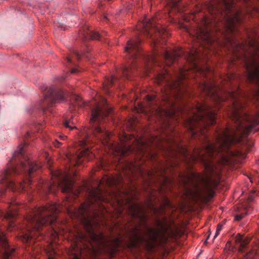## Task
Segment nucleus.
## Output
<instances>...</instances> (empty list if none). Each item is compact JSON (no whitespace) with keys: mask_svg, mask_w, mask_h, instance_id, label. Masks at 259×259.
I'll return each mask as SVG.
<instances>
[{"mask_svg":"<svg viewBox=\"0 0 259 259\" xmlns=\"http://www.w3.org/2000/svg\"><path fill=\"white\" fill-rule=\"evenodd\" d=\"M75 99L76 102L78 105H79V106H80V105H82V99H81V97H79V96H75Z\"/></svg>","mask_w":259,"mask_h":259,"instance_id":"32","label":"nucleus"},{"mask_svg":"<svg viewBox=\"0 0 259 259\" xmlns=\"http://www.w3.org/2000/svg\"><path fill=\"white\" fill-rule=\"evenodd\" d=\"M92 238L94 240L98 241L100 243H103L104 245H108L109 242H105V238L103 234L97 235L93 231H90Z\"/></svg>","mask_w":259,"mask_h":259,"instance_id":"25","label":"nucleus"},{"mask_svg":"<svg viewBox=\"0 0 259 259\" xmlns=\"http://www.w3.org/2000/svg\"><path fill=\"white\" fill-rule=\"evenodd\" d=\"M108 20V15H104L102 18V20L103 21H107Z\"/></svg>","mask_w":259,"mask_h":259,"instance_id":"40","label":"nucleus"},{"mask_svg":"<svg viewBox=\"0 0 259 259\" xmlns=\"http://www.w3.org/2000/svg\"><path fill=\"white\" fill-rule=\"evenodd\" d=\"M247 211H245L244 213H240V214H237L235 216V220L236 221H240V220H241L242 218L245 216V215L247 214Z\"/></svg>","mask_w":259,"mask_h":259,"instance_id":"30","label":"nucleus"},{"mask_svg":"<svg viewBox=\"0 0 259 259\" xmlns=\"http://www.w3.org/2000/svg\"><path fill=\"white\" fill-rule=\"evenodd\" d=\"M229 246V249H232L233 248H231V243L230 242H228L227 243V247H228Z\"/></svg>","mask_w":259,"mask_h":259,"instance_id":"47","label":"nucleus"},{"mask_svg":"<svg viewBox=\"0 0 259 259\" xmlns=\"http://www.w3.org/2000/svg\"><path fill=\"white\" fill-rule=\"evenodd\" d=\"M181 27L183 28V29L186 30V31H189V29H188V28L187 27V26L186 25H184V24H182L181 25Z\"/></svg>","mask_w":259,"mask_h":259,"instance_id":"42","label":"nucleus"},{"mask_svg":"<svg viewBox=\"0 0 259 259\" xmlns=\"http://www.w3.org/2000/svg\"><path fill=\"white\" fill-rule=\"evenodd\" d=\"M187 70L184 68H179L174 76H170L168 82L170 90H174L176 98H182L184 94L185 84L183 81L187 78Z\"/></svg>","mask_w":259,"mask_h":259,"instance_id":"12","label":"nucleus"},{"mask_svg":"<svg viewBox=\"0 0 259 259\" xmlns=\"http://www.w3.org/2000/svg\"><path fill=\"white\" fill-rule=\"evenodd\" d=\"M236 245L239 247V251L242 253V256L244 259H253L256 256L258 249L259 248V239L258 242L252 248H247L246 246L250 240V238L244 237L243 235L238 234L234 238Z\"/></svg>","mask_w":259,"mask_h":259,"instance_id":"14","label":"nucleus"},{"mask_svg":"<svg viewBox=\"0 0 259 259\" xmlns=\"http://www.w3.org/2000/svg\"><path fill=\"white\" fill-rule=\"evenodd\" d=\"M64 125H65V126L67 127V128H73L75 127V126H73V127H72V126H71L70 125L69 120H66L65 122L64 123Z\"/></svg>","mask_w":259,"mask_h":259,"instance_id":"39","label":"nucleus"},{"mask_svg":"<svg viewBox=\"0 0 259 259\" xmlns=\"http://www.w3.org/2000/svg\"><path fill=\"white\" fill-rule=\"evenodd\" d=\"M118 181H119L120 182V181H122V178H121V177H120V178H119V180H118Z\"/></svg>","mask_w":259,"mask_h":259,"instance_id":"56","label":"nucleus"},{"mask_svg":"<svg viewBox=\"0 0 259 259\" xmlns=\"http://www.w3.org/2000/svg\"><path fill=\"white\" fill-rule=\"evenodd\" d=\"M10 210L7 211H2L0 209V218L6 220L8 222V225L10 227H13L14 221L18 214L17 208L13 207V204L9 205Z\"/></svg>","mask_w":259,"mask_h":259,"instance_id":"20","label":"nucleus"},{"mask_svg":"<svg viewBox=\"0 0 259 259\" xmlns=\"http://www.w3.org/2000/svg\"><path fill=\"white\" fill-rule=\"evenodd\" d=\"M112 111V108L109 106L106 99L101 97L100 102L92 111L90 122L91 123L96 122V124L93 125V134L92 135L86 134L80 141L81 143L80 145L92 144L95 141L101 142L103 145H111L112 146L115 145L113 143H110L112 140L111 133L107 131L106 128L98 124L102 119H104Z\"/></svg>","mask_w":259,"mask_h":259,"instance_id":"6","label":"nucleus"},{"mask_svg":"<svg viewBox=\"0 0 259 259\" xmlns=\"http://www.w3.org/2000/svg\"><path fill=\"white\" fill-rule=\"evenodd\" d=\"M127 213L132 219L139 222L138 225H135L131 230L132 235L130 237L131 245L136 246L145 242L148 247L152 248L158 238L159 231L148 228L146 225L147 216L139 203L128 202Z\"/></svg>","mask_w":259,"mask_h":259,"instance_id":"3","label":"nucleus"},{"mask_svg":"<svg viewBox=\"0 0 259 259\" xmlns=\"http://www.w3.org/2000/svg\"><path fill=\"white\" fill-rule=\"evenodd\" d=\"M181 149H179L180 151L182 152L183 153L184 158L185 159H188L189 156V154L188 150L184 149V147H181Z\"/></svg>","mask_w":259,"mask_h":259,"instance_id":"28","label":"nucleus"},{"mask_svg":"<svg viewBox=\"0 0 259 259\" xmlns=\"http://www.w3.org/2000/svg\"><path fill=\"white\" fill-rule=\"evenodd\" d=\"M111 241L112 249H113V250H116V249H118L121 243V239H120V238H114L111 239Z\"/></svg>","mask_w":259,"mask_h":259,"instance_id":"27","label":"nucleus"},{"mask_svg":"<svg viewBox=\"0 0 259 259\" xmlns=\"http://www.w3.org/2000/svg\"><path fill=\"white\" fill-rule=\"evenodd\" d=\"M248 199L250 202H251V201H253L254 199V197H253L252 195H250L248 197Z\"/></svg>","mask_w":259,"mask_h":259,"instance_id":"44","label":"nucleus"},{"mask_svg":"<svg viewBox=\"0 0 259 259\" xmlns=\"http://www.w3.org/2000/svg\"><path fill=\"white\" fill-rule=\"evenodd\" d=\"M124 138L125 140H128V139H129V137H128L127 135H126V134H124Z\"/></svg>","mask_w":259,"mask_h":259,"instance_id":"50","label":"nucleus"},{"mask_svg":"<svg viewBox=\"0 0 259 259\" xmlns=\"http://www.w3.org/2000/svg\"><path fill=\"white\" fill-rule=\"evenodd\" d=\"M108 1H110V0H108Z\"/></svg>","mask_w":259,"mask_h":259,"instance_id":"61","label":"nucleus"},{"mask_svg":"<svg viewBox=\"0 0 259 259\" xmlns=\"http://www.w3.org/2000/svg\"><path fill=\"white\" fill-rule=\"evenodd\" d=\"M42 156L45 158L46 161L48 162L49 165H51V161L50 159L48 158V154L47 152H45L42 154Z\"/></svg>","mask_w":259,"mask_h":259,"instance_id":"35","label":"nucleus"},{"mask_svg":"<svg viewBox=\"0 0 259 259\" xmlns=\"http://www.w3.org/2000/svg\"><path fill=\"white\" fill-rule=\"evenodd\" d=\"M78 71V69H76V68H74L73 69H72L71 70V73L72 74H74V73L77 72Z\"/></svg>","mask_w":259,"mask_h":259,"instance_id":"41","label":"nucleus"},{"mask_svg":"<svg viewBox=\"0 0 259 259\" xmlns=\"http://www.w3.org/2000/svg\"><path fill=\"white\" fill-rule=\"evenodd\" d=\"M89 149H83L79 153H76L75 154H69L66 155V157L69 161L72 162L73 164H78L81 162L80 159L83 156H86L89 153Z\"/></svg>","mask_w":259,"mask_h":259,"instance_id":"23","label":"nucleus"},{"mask_svg":"<svg viewBox=\"0 0 259 259\" xmlns=\"http://www.w3.org/2000/svg\"><path fill=\"white\" fill-rule=\"evenodd\" d=\"M158 223L159 225H160V226L162 225V223L161 222H160V221H158Z\"/></svg>","mask_w":259,"mask_h":259,"instance_id":"53","label":"nucleus"},{"mask_svg":"<svg viewBox=\"0 0 259 259\" xmlns=\"http://www.w3.org/2000/svg\"><path fill=\"white\" fill-rule=\"evenodd\" d=\"M183 18L185 21H190L191 20H194L195 18V13L193 12V13L190 14L189 17L184 15Z\"/></svg>","mask_w":259,"mask_h":259,"instance_id":"31","label":"nucleus"},{"mask_svg":"<svg viewBox=\"0 0 259 259\" xmlns=\"http://www.w3.org/2000/svg\"><path fill=\"white\" fill-rule=\"evenodd\" d=\"M207 24L208 21L205 19L203 26H197L192 32H190L193 38L197 40L200 45H203L204 43L210 45L212 42L210 30L207 26Z\"/></svg>","mask_w":259,"mask_h":259,"instance_id":"16","label":"nucleus"},{"mask_svg":"<svg viewBox=\"0 0 259 259\" xmlns=\"http://www.w3.org/2000/svg\"><path fill=\"white\" fill-rule=\"evenodd\" d=\"M204 244H207V240H206L205 241H204Z\"/></svg>","mask_w":259,"mask_h":259,"instance_id":"58","label":"nucleus"},{"mask_svg":"<svg viewBox=\"0 0 259 259\" xmlns=\"http://www.w3.org/2000/svg\"><path fill=\"white\" fill-rule=\"evenodd\" d=\"M120 78V75H112L111 77H107L104 83L103 88L107 94H110L109 88L111 85L115 84L116 81H118Z\"/></svg>","mask_w":259,"mask_h":259,"instance_id":"24","label":"nucleus"},{"mask_svg":"<svg viewBox=\"0 0 259 259\" xmlns=\"http://www.w3.org/2000/svg\"><path fill=\"white\" fill-rule=\"evenodd\" d=\"M141 38L136 37L135 38L128 40L124 48V52L131 60V62L125 66H123L121 69L122 76L127 79H130L131 74L135 70L137 69L138 66L135 63L136 59L141 57L147 62L152 63H158L157 58L156 55L146 56L142 54L141 50Z\"/></svg>","mask_w":259,"mask_h":259,"instance_id":"8","label":"nucleus"},{"mask_svg":"<svg viewBox=\"0 0 259 259\" xmlns=\"http://www.w3.org/2000/svg\"><path fill=\"white\" fill-rule=\"evenodd\" d=\"M44 101L41 104L42 111H47L56 103L67 100V91L62 88L46 87L42 89Z\"/></svg>","mask_w":259,"mask_h":259,"instance_id":"11","label":"nucleus"},{"mask_svg":"<svg viewBox=\"0 0 259 259\" xmlns=\"http://www.w3.org/2000/svg\"><path fill=\"white\" fill-rule=\"evenodd\" d=\"M222 225H221V224H219L218 226H217V229L216 230V233L214 236V238H216L217 236H218V235H219L220 231L222 230Z\"/></svg>","mask_w":259,"mask_h":259,"instance_id":"33","label":"nucleus"},{"mask_svg":"<svg viewBox=\"0 0 259 259\" xmlns=\"http://www.w3.org/2000/svg\"><path fill=\"white\" fill-rule=\"evenodd\" d=\"M131 147H130V146H129V147H125V149H126V150H130V149H131Z\"/></svg>","mask_w":259,"mask_h":259,"instance_id":"51","label":"nucleus"},{"mask_svg":"<svg viewBox=\"0 0 259 259\" xmlns=\"http://www.w3.org/2000/svg\"><path fill=\"white\" fill-rule=\"evenodd\" d=\"M146 97L148 102H152L155 99V96L154 95H147Z\"/></svg>","mask_w":259,"mask_h":259,"instance_id":"36","label":"nucleus"},{"mask_svg":"<svg viewBox=\"0 0 259 259\" xmlns=\"http://www.w3.org/2000/svg\"><path fill=\"white\" fill-rule=\"evenodd\" d=\"M192 177L195 180L196 182L200 183L203 187L208 189L210 193H212L210 186V184L212 181V179L210 176L204 175V174H192Z\"/></svg>","mask_w":259,"mask_h":259,"instance_id":"21","label":"nucleus"},{"mask_svg":"<svg viewBox=\"0 0 259 259\" xmlns=\"http://www.w3.org/2000/svg\"><path fill=\"white\" fill-rule=\"evenodd\" d=\"M79 37L83 40H97L100 37V34L89 29V26L85 25L79 30Z\"/></svg>","mask_w":259,"mask_h":259,"instance_id":"19","label":"nucleus"},{"mask_svg":"<svg viewBox=\"0 0 259 259\" xmlns=\"http://www.w3.org/2000/svg\"><path fill=\"white\" fill-rule=\"evenodd\" d=\"M249 45L255 49L256 54H259V45L255 38H252L249 41ZM246 69L249 81L259 85V62L254 59L251 65L246 63Z\"/></svg>","mask_w":259,"mask_h":259,"instance_id":"13","label":"nucleus"},{"mask_svg":"<svg viewBox=\"0 0 259 259\" xmlns=\"http://www.w3.org/2000/svg\"><path fill=\"white\" fill-rule=\"evenodd\" d=\"M5 188H2L0 190V196H1V195L4 194V193H5Z\"/></svg>","mask_w":259,"mask_h":259,"instance_id":"45","label":"nucleus"},{"mask_svg":"<svg viewBox=\"0 0 259 259\" xmlns=\"http://www.w3.org/2000/svg\"><path fill=\"white\" fill-rule=\"evenodd\" d=\"M184 52L181 49L169 51L165 50L163 52V57L166 62V65H171L174 61L180 58L183 55Z\"/></svg>","mask_w":259,"mask_h":259,"instance_id":"18","label":"nucleus"},{"mask_svg":"<svg viewBox=\"0 0 259 259\" xmlns=\"http://www.w3.org/2000/svg\"><path fill=\"white\" fill-rule=\"evenodd\" d=\"M139 144L140 145H144V143H143L142 140H140Z\"/></svg>","mask_w":259,"mask_h":259,"instance_id":"52","label":"nucleus"},{"mask_svg":"<svg viewBox=\"0 0 259 259\" xmlns=\"http://www.w3.org/2000/svg\"><path fill=\"white\" fill-rule=\"evenodd\" d=\"M181 0H165L168 7V12L175 11V12L182 13L185 11V7L182 6L180 3Z\"/></svg>","mask_w":259,"mask_h":259,"instance_id":"22","label":"nucleus"},{"mask_svg":"<svg viewBox=\"0 0 259 259\" xmlns=\"http://www.w3.org/2000/svg\"><path fill=\"white\" fill-rule=\"evenodd\" d=\"M89 194L90 199L87 203H81L76 212L77 215L82 218H86V213L89 210L91 203L98 200H102L103 199L101 192L98 189L89 190Z\"/></svg>","mask_w":259,"mask_h":259,"instance_id":"17","label":"nucleus"},{"mask_svg":"<svg viewBox=\"0 0 259 259\" xmlns=\"http://www.w3.org/2000/svg\"><path fill=\"white\" fill-rule=\"evenodd\" d=\"M238 47H239L240 48H243L244 47L243 44H240V43H239L238 44Z\"/></svg>","mask_w":259,"mask_h":259,"instance_id":"48","label":"nucleus"},{"mask_svg":"<svg viewBox=\"0 0 259 259\" xmlns=\"http://www.w3.org/2000/svg\"><path fill=\"white\" fill-rule=\"evenodd\" d=\"M214 147H210V146H208V147H204L205 150H206V151H208V152H212L213 151L214 149Z\"/></svg>","mask_w":259,"mask_h":259,"instance_id":"38","label":"nucleus"},{"mask_svg":"<svg viewBox=\"0 0 259 259\" xmlns=\"http://www.w3.org/2000/svg\"><path fill=\"white\" fill-rule=\"evenodd\" d=\"M147 66H148V68H149L148 64H147Z\"/></svg>","mask_w":259,"mask_h":259,"instance_id":"60","label":"nucleus"},{"mask_svg":"<svg viewBox=\"0 0 259 259\" xmlns=\"http://www.w3.org/2000/svg\"><path fill=\"white\" fill-rule=\"evenodd\" d=\"M217 112L212 106L206 103H197L195 110L188 119L187 126L194 139L202 141L207 146H211L209 142L208 127L216 122Z\"/></svg>","mask_w":259,"mask_h":259,"instance_id":"4","label":"nucleus"},{"mask_svg":"<svg viewBox=\"0 0 259 259\" xmlns=\"http://www.w3.org/2000/svg\"><path fill=\"white\" fill-rule=\"evenodd\" d=\"M142 25L144 33L152 39L155 47H157L159 44L165 43V36L168 35V32L164 27L157 24L155 20L144 18Z\"/></svg>","mask_w":259,"mask_h":259,"instance_id":"10","label":"nucleus"},{"mask_svg":"<svg viewBox=\"0 0 259 259\" xmlns=\"http://www.w3.org/2000/svg\"><path fill=\"white\" fill-rule=\"evenodd\" d=\"M41 167V163L31 161L24 147H20L10 160L0 180V184L3 185L4 188H9L13 191L31 193L33 184L31 175Z\"/></svg>","mask_w":259,"mask_h":259,"instance_id":"2","label":"nucleus"},{"mask_svg":"<svg viewBox=\"0 0 259 259\" xmlns=\"http://www.w3.org/2000/svg\"><path fill=\"white\" fill-rule=\"evenodd\" d=\"M73 259H80L77 254H74L73 255Z\"/></svg>","mask_w":259,"mask_h":259,"instance_id":"46","label":"nucleus"},{"mask_svg":"<svg viewBox=\"0 0 259 259\" xmlns=\"http://www.w3.org/2000/svg\"><path fill=\"white\" fill-rule=\"evenodd\" d=\"M66 61L67 62H69V63H70V62H72V60H71V57H69V56H68V57H67L66 58Z\"/></svg>","mask_w":259,"mask_h":259,"instance_id":"43","label":"nucleus"},{"mask_svg":"<svg viewBox=\"0 0 259 259\" xmlns=\"http://www.w3.org/2000/svg\"><path fill=\"white\" fill-rule=\"evenodd\" d=\"M195 69L197 71H199L200 73H204L205 71H209L210 69L208 66H206L205 68L204 69L205 70L203 71V69L202 68L199 67V66H198L197 65H195Z\"/></svg>","mask_w":259,"mask_h":259,"instance_id":"29","label":"nucleus"},{"mask_svg":"<svg viewBox=\"0 0 259 259\" xmlns=\"http://www.w3.org/2000/svg\"><path fill=\"white\" fill-rule=\"evenodd\" d=\"M33 134L31 132H27L26 134L23 137V140L24 143L23 145H29L30 144V140H32L33 139ZM20 145H22V144H20Z\"/></svg>","mask_w":259,"mask_h":259,"instance_id":"26","label":"nucleus"},{"mask_svg":"<svg viewBox=\"0 0 259 259\" xmlns=\"http://www.w3.org/2000/svg\"><path fill=\"white\" fill-rule=\"evenodd\" d=\"M235 0H216L210 4L209 11L215 19L225 21L227 31L234 34L242 22V12L235 7Z\"/></svg>","mask_w":259,"mask_h":259,"instance_id":"7","label":"nucleus"},{"mask_svg":"<svg viewBox=\"0 0 259 259\" xmlns=\"http://www.w3.org/2000/svg\"><path fill=\"white\" fill-rule=\"evenodd\" d=\"M166 203L167 205H169V202L168 200H167L166 201Z\"/></svg>","mask_w":259,"mask_h":259,"instance_id":"55","label":"nucleus"},{"mask_svg":"<svg viewBox=\"0 0 259 259\" xmlns=\"http://www.w3.org/2000/svg\"><path fill=\"white\" fill-rule=\"evenodd\" d=\"M59 211V205L54 203L31 210L25 220V230L22 235V241L28 242L37 234L41 235V227L46 224H53L57 219Z\"/></svg>","mask_w":259,"mask_h":259,"instance_id":"5","label":"nucleus"},{"mask_svg":"<svg viewBox=\"0 0 259 259\" xmlns=\"http://www.w3.org/2000/svg\"><path fill=\"white\" fill-rule=\"evenodd\" d=\"M233 100V108L230 116L234 122L232 126H228L217 132L216 140L220 145H231L237 143H246L249 140V135L258 130L259 112L250 115L243 112L238 106L237 94L228 93Z\"/></svg>","mask_w":259,"mask_h":259,"instance_id":"1","label":"nucleus"},{"mask_svg":"<svg viewBox=\"0 0 259 259\" xmlns=\"http://www.w3.org/2000/svg\"><path fill=\"white\" fill-rule=\"evenodd\" d=\"M74 54H75V55H76L78 59L80 58L81 55L85 56L84 52H82L81 54H80V53L77 52V51H74Z\"/></svg>","mask_w":259,"mask_h":259,"instance_id":"34","label":"nucleus"},{"mask_svg":"<svg viewBox=\"0 0 259 259\" xmlns=\"http://www.w3.org/2000/svg\"><path fill=\"white\" fill-rule=\"evenodd\" d=\"M98 6H99V7L102 6V3H101V2H100V3H99V4H98Z\"/></svg>","mask_w":259,"mask_h":259,"instance_id":"54","label":"nucleus"},{"mask_svg":"<svg viewBox=\"0 0 259 259\" xmlns=\"http://www.w3.org/2000/svg\"><path fill=\"white\" fill-rule=\"evenodd\" d=\"M147 66H148V68H149L148 64H147Z\"/></svg>","mask_w":259,"mask_h":259,"instance_id":"59","label":"nucleus"},{"mask_svg":"<svg viewBox=\"0 0 259 259\" xmlns=\"http://www.w3.org/2000/svg\"><path fill=\"white\" fill-rule=\"evenodd\" d=\"M246 145H248L249 146H250V145H251V143L246 144Z\"/></svg>","mask_w":259,"mask_h":259,"instance_id":"57","label":"nucleus"},{"mask_svg":"<svg viewBox=\"0 0 259 259\" xmlns=\"http://www.w3.org/2000/svg\"><path fill=\"white\" fill-rule=\"evenodd\" d=\"M57 180L54 181L53 183L48 185L47 187V191L50 193H55L58 188H60L64 193H68L69 196H67V199H70L71 197L73 199L77 197L78 194L80 193V188L74 189V183L71 178L70 175L65 174L62 171H59L54 174Z\"/></svg>","mask_w":259,"mask_h":259,"instance_id":"9","label":"nucleus"},{"mask_svg":"<svg viewBox=\"0 0 259 259\" xmlns=\"http://www.w3.org/2000/svg\"><path fill=\"white\" fill-rule=\"evenodd\" d=\"M199 88L206 96L212 99L217 104L218 108L220 104L226 99L221 96L219 94L218 88L213 80H205L199 84Z\"/></svg>","mask_w":259,"mask_h":259,"instance_id":"15","label":"nucleus"},{"mask_svg":"<svg viewBox=\"0 0 259 259\" xmlns=\"http://www.w3.org/2000/svg\"><path fill=\"white\" fill-rule=\"evenodd\" d=\"M233 154L235 155V156H241V157H245V154H243V153L240 152V151H236Z\"/></svg>","mask_w":259,"mask_h":259,"instance_id":"37","label":"nucleus"},{"mask_svg":"<svg viewBox=\"0 0 259 259\" xmlns=\"http://www.w3.org/2000/svg\"><path fill=\"white\" fill-rule=\"evenodd\" d=\"M55 142L57 143H58V144H63V143H61V142L59 141V140H55Z\"/></svg>","mask_w":259,"mask_h":259,"instance_id":"49","label":"nucleus"}]
</instances>
